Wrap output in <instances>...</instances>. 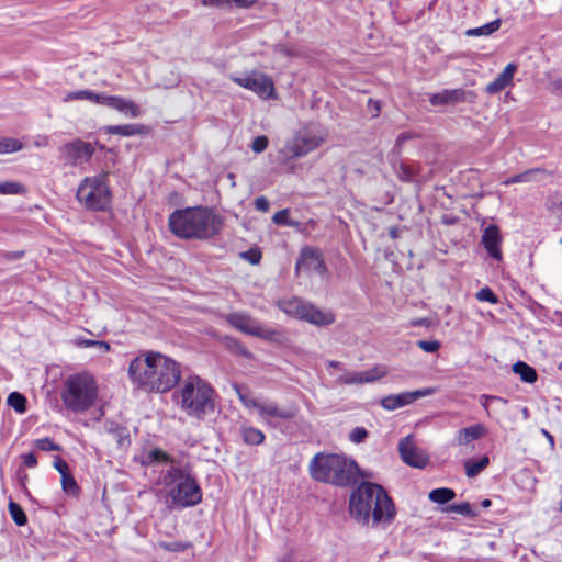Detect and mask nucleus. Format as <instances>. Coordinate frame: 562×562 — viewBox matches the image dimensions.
I'll return each instance as SVG.
<instances>
[{"mask_svg":"<svg viewBox=\"0 0 562 562\" xmlns=\"http://www.w3.org/2000/svg\"><path fill=\"white\" fill-rule=\"evenodd\" d=\"M490 463L487 456L480 458L479 460H468L464 463L465 474L468 477H475L479 475Z\"/></svg>","mask_w":562,"mask_h":562,"instance_id":"nucleus-30","label":"nucleus"},{"mask_svg":"<svg viewBox=\"0 0 562 562\" xmlns=\"http://www.w3.org/2000/svg\"><path fill=\"white\" fill-rule=\"evenodd\" d=\"M349 512L351 517L362 525L389 526L396 509L385 490L375 483H361L350 495Z\"/></svg>","mask_w":562,"mask_h":562,"instance_id":"nucleus-2","label":"nucleus"},{"mask_svg":"<svg viewBox=\"0 0 562 562\" xmlns=\"http://www.w3.org/2000/svg\"><path fill=\"white\" fill-rule=\"evenodd\" d=\"M23 464L27 468H35L37 464L36 457L33 452L22 454Z\"/></svg>","mask_w":562,"mask_h":562,"instance_id":"nucleus-53","label":"nucleus"},{"mask_svg":"<svg viewBox=\"0 0 562 562\" xmlns=\"http://www.w3.org/2000/svg\"><path fill=\"white\" fill-rule=\"evenodd\" d=\"M454 496V491L447 487L435 488L429 493V499L437 504H446Z\"/></svg>","mask_w":562,"mask_h":562,"instance_id":"nucleus-32","label":"nucleus"},{"mask_svg":"<svg viewBox=\"0 0 562 562\" xmlns=\"http://www.w3.org/2000/svg\"><path fill=\"white\" fill-rule=\"evenodd\" d=\"M106 132L114 135L132 136L146 132V126L140 124L110 125Z\"/></svg>","mask_w":562,"mask_h":562,"instance_id":"nucleus-26","label":"nucleus"},{"mask_svg":"<svg viewBox=\"0 0 562 562\" xmlns=\"http://www.w3.org/2000/svg\"><path fill=\"white\" fill-rule=\"evenodd\" d=\"M8 508L11 518L18 526H24L27 522L26 515L19 504L10 502Z\"/></svg>","mask_w":562,"mask_h":562,"instance_id":"nucleus-36","label":"nucleus"},{"mask_svg":"<svg viewBox=\"0 0 562 562\" xmlns=\"http://www.w3.org/2000/svg\"><path fill=\"white\" fill-rule=\"evenodd\" d=\"M268 144H269V140H268V137L267 136H257L252 144H251V149L259 154V153H262L266 150V148L268 147Z\"/></svg>","mask_w":562,"mask_h":562,"instance_id":"nucleus-46","label":"nucleus"},{"mask_svg":"<svg viewBox=\"0 0 562 562\" xmlns=\"http://www.w3.org/2000/svg\"><path fill=\"white\" fill-rule=\"evenodd\" d=\"M398 451L402 460L413 468L423 469L428 462L427 456L415 446L411 435L400 441Z\"/></svg>","mask_w":562,"mask_h":562,"instance_id":"nucleus-15","label":"nucleus"},{"mask_svg":"<svg viewBox=\"0 0 562 562\" xmlns=\"http://www.w3.org/2000/svg\"><path fill=\"white\" fill-rule=\"evenodd\" d=\"M542 434L546 436V439L549 440L550 445L553 446L554 445L553 436L544 429H542Z\"/></svg>","mask_w":562,"mask_h":562,"instance_id":"nucleus-58","label":"nucleus"},{"mask_svg":"<svg viewBox=\"0 0 562 562\" xmlns=\"http://www.w3.org/2000/svg\"><path fill=\"white\" fill-rule=\"evenodd\" d=\"M527 414H528V411H527V408H525L524 412H522V415L527 416Z\"/></svg>","mask_w":562,"mask_h":562,"instance_id":"nucleus-62","label":"nucleus"},{"mask_svg":"<svg viewBox=\"0 0 562 562\" xmlns=\"http://www.w3.org/2000/svg\"><path fill=\"white\" fill-rule=\"evenodd\" d=\"M475 296L481 302L497 303V297L490 288H482Z\"/></svg>","mask_w":562,"mask_h":562,"instance_id":"nucleus-45","label":"nucleus"},{"mask_svg":"<svg viewBox=\"0 0 562 562\" xmlns=\"http://www.w3.org/2000/svg\"><path fill=\"white\" fill-rule=\"evenodd\" d=\"M231 80L252 91L262 100H276L278 98L273 80L260 71H250L240 76L231 75Z\"/></svg>","mask_w":562,"mask_h":562,"instance_id":"nucleus-12","label":"nucleus"},{"mask_svg":"<svg viewBox=\"0 0 562 562\" xmlns=\"http://www.w3.org/2000/svg\"><path fill=\"white\" fill-rule=\"evenodd\" d=\"M491 402H502V403H506L505 400H503L502 397H498V396H494V395H482L481 398H480V403L482 404V406L487 411V407H488V404Z\"/></svg>","mask_w":562,"mask_h":562,"instance_id":"nucleus-51","label":"nucleus"},{"mask_svg":"<svg viewBox=\"0 0 562 562\" xmlns=\"http://www.w3.org/2000/svg\"><path fill=\"white\" fill-rule=\"evenodd\" d=\"M240 257L246 259L252 265L259 263L261 259V255L258 250H248L240 254Z\"/></svg>","mask_w":562,"mask_h":562,"instance_id":"nucleus-49","label":"nucleus"},{"mask_svg":"<svg viewBox=\"0 0 562 562\" xmlns=\"http://www.w3.org/2000/svg\"><path fill=\"white\" fill-rule=\"evenodd\" d=\"M169 227L180 238L209 239L222 232L224 221L210 207H188L170 215Z\"/></svg>","mask_w":562,"mask_h":562,"instance_id":"nucleus-3","label":"nucleus"},{"mask_svg":"<svg viewBox=\"0 0 562 562\" xmlns=\"http://www.w3.org/2000/svg\"><path fill=\"white\" fill-rule=\"evenodd\" d=\"M101 97L102 93L83 89L65 93L63 97V102L68 103L72 101L87 100L100 105Z\"/></svg>","mask_w":562,"mask_h":562,"instance_id":"nucleus-25","label":"nucleus"},{"mask_svg":"<svg viewBox=\"0 0 562 562\" xmlns=\"http://www.w3.org/2000/svg\"><path fill=\"white\" fill-rule=\"evenodd\" d=\"M240 432L243 440L247 445H261L266 438L265 434L260 429L252 426H243Z\"/></svg>","mask_w":562,"mask_h":562,"instance_id":"nucleus-28","label":"nucleus"},{"mask_svg":"<svg viewBox=\"0 0 562 562\" xmlns=\"http://www.w3.org/2000/svg\"><path fill=\"white\" fill-rule=\"evenodd\" d=\"M99 392L97 378L89 371H80L65 379L60 396L68 411L81 414L97 404Z\"/></svg>","mask_w":562,"mask_h":562,"instance_id":"nucleus-6","label":"nucleus"},{"mask_svg":"<svg viewBox=\"0 0 562 562\" xmlns=\"http://www.w3.org/2000/svg\"><path fill=\"white\" fill-rule=\"evenodd\" d=\"M233 389L246 408L256 409L259 417L269 424H273L274 419H292L296 414V408H283L273 401H269L262 397H255L247 387H244L239 384H234Z\"/></svg>","mask_w":562,"mask_h":562,"instance_id":"nucleus-10","label":"nucleus"},{"mask_svg":"<svg viewBox=\"0 0 562 562\" xmlns=\"http://www.w3.org/2000/svg\"><path fill=\"white\" fill-rule=\"evenodd\" d=\"M22 148L23 144L16 138L4 137L0 139V155L12 154L21 150Z\"/></svg>","mask_w":562,"mask_h":562,"instance_id":"nucleus-35","label":"nucleus"},{"mask_svg":"<svg viewBox=\"0 0 562 562\" xmlns=\"http://www.w3.org/2000/svg\"><path fill=\"white\" fill-rule=\"evenodd\" d=\"M417 346L426 352H436L440 348V344L437 340H419Z\"/></svg>","mask_w":562,"mask_h":562,"instance_id":"nucleus-48","label":"nucleus"},{"mask_svg":"<svg viewBox=\"0 0 562 562\" xmlns=\"http://www.w3.org/2000/svg\"><path fill=\"white\" fill-rule=\"evenodd\" d=\"M513 371L518 374L524 382L533 383L537 380L536 370L522 361L516 362L513 366Z\"/></svg>","mask_w":562,"mask_h":562,"instance_id":"nucleus-29","label":"nucleus"},{"mask_svg":"<svg viewBox=\"0 0 562 562\" xmlns=\"http://www.w3.org/2000/svg\"><path fill=\"white\" fill-rule=\"evenodd\" d=\"M27 479V475L26 474H23L20 476V480H21V484L24 485V481Z\"/></svg>","mask_w":562,"mask_h":562,"instance_id":"nucleus-61","label":"nucleus"},{"mask_svg":"<svg viewBox=\"0 0 562 562\" xmlns=\"http://www.w3.org/2000/svg\"><path fill=\"white\" fill-rule=\"evenodd\" d=\"M176 404L191 417L204 419L215 409V390L200 376H189L173 394Z\"/></svg>","mask_w":562,"mask_h":562,"instance_id":"nucleus-5","label":"nucleus"},{"mask_svg":"<svg viewBox=\"0 0 562 562\" xmlns=\"http://www.w3.org/2000/svg\"><path fill=\"white\" fill-rule=\"evenodd\" d=\"M7 403L19 414H23L26 411V397L19 392L10 393Z\"/></svg>","mask_w":562,"mask_h":562,"instance_id":"nucleus-34","label":"nucleus"},{"mask_svg":"<svg viewBox=\"0 0 562 562\" xmlns=\"http://www.w3.org/2000/svg\"><path fill=\"white\" fill-rule=\"evenodd\" d=\"M255 337H258L265 341L273 342L279 346H285L289 341L283 329L279 327H265L262 325H258V328L255 333Z\"/></svg>","mask_w":562,"mask_h":562,"instance_id":"nucleus-23","label":"nucleus"},{"mask_svg":"<svg viewBox=\"0 0 562 562\" xmlns=\"http://www.w3.org/2000/svg\"><path fill=\"white\" fill-rule=\"evenodd\" d=\"M226 321L239 331L255 336L259 323L249 314L244 312L231 313L226 316Z\"/></svg>","mask_w":562,"mask_h":562,"instance_id":"nucleus-20","label":"nucleus"},{"mask_svg":"<svg viewBox=\"0 0 562 562\" xmlns=\"http://www.w3.org/2000/svg\"><path fill=\"white\" fill-rule=\"evenodd\" d=\"M277 306L288 316L318 327L329 326L336 321V316L330 310L318 308L297 296L279 300Z\"/></svg>","mask_w":562,"mask_h":562,"instance_id":"nucleus-8","label":"nucleus"},{"mask_svg":"<svg viewBox=\"0 0 562 562\" xmlns=\"http://www.w3.org/2000/svg\"><path fill=\"white\" fill-rule=\"evenodd\" d=\"M543 173H544V170H542L540 168H533V169L524 171L521 173L515 175V176L506 179L503 183L505 186H509L513 183H524V182L537 181L540 179V176Z\"/></svg>","mask_w":562,"mask_h":562,"instance_id":"nucleus-27","label":"nucleus"},{"mask_svg":"<svg viewBox=\"0 0 562 562\" xmlns=\"http://www.w3.org/2000/svg\"><path fill=\"white\" fill-rule=\"evenodd\" d=\"M273 222L277 224V225H285V226H290V227H294L297 225V222L295 221H292L290 217H289V211L286 209L284 210H281L279 212H277L274 215H273Z\"/></svg>","mask_w":562,"mask_h":562,"instance_id":"nucleus-41","label":"nucleus"},{"mask_svg":"<svg viewBox=\"0 0 562 562\" xmlns=\"http://www.w3.org/2000/svg\"><path fill=\"white\" fill-rule=\"evenodd\" d=\"M491 504H492V502H491L490 499H484V501L482 502V506H483L484 508L490 507V506H491Z\"/></svg>","mask_w":562,"mask_h":562,"instance_id":"nucleus-60","label":"nucleus"},{"mask_svg":"<svg viewBox=\"0 0 562 562\" xmlns=\"http://www.w3.org/2000/svg\"><path fill=\"white\" fill-rule=\"evenodd\" d=\"M516 69V65L508 64L504 70L486 86V92L490 94H495L503 91L512 83Z\"/></svg>","mask_w":562,"mask_h":562,"instance_id":"nucleus-21","label":"nucleus"},{"mask_svg":"<svg viewBox=\"0 0 562 562\" xmlns=\"http://www.w3.org/2000/svg\"><path fill=\"white\" fill-rule=\"evenodd\" d=\"M109 431L114 435L115 439L117 440V443L121 447L128 445L130 440H128L127 436H125V429L119 428V427H115V429H113V427L111 426Z\"/></svg>","mask_w":562,"mask_h":562,"instance_id":"nucleus-47","label":"nucleus"},{"mask_svg":"<svg viewBox=\"0 0 562 562\" xmlns=\"http://www.w3.org/2000/svg\"><path fill=\"white\" fill-rule=\"evenodd\" d=\"M385 375L386 370L383 367L376 366L366 371L344 372L337 378V383L345 385L372 383Z\"/></svg>","mask_w":562,"mask_h":562,"instance_id":"nucleus-16","label":"nucleus"},{"mask_svg":"<svg viewBox=\"0 0 562 562\" xmlns=\"http://www.w3.org/2000/svg\"><path fill=\"white\" fill-rule=\"evenodd\" d=\"M180 375L179 364L159 352L139 355L128 367L132 383L147 392L170 391L179 382Z\"/></svg>","mask_w":562,"mask_h":562,"instance_id":"nucleus-1","label":"nucleus"},{"mask_svg":"<svg viewBox=\"0 0 562 562\" xmlns=\"http://www.w3.org/2000/svg\"><path fill=\"white\" fill-rule=\"evenodd\" d=\"M467 92L463 89L442 90L430 97L432 105L456 104L465 101Z\"/></svg>","mask_w":562,"mask_h":562,"instance_id":"nucleus-22","label":"nucleus"},{"mask_svg":"<svg viewBox=\"0 0 562 562\" xmlns=\"http://www.w3.org/2000/svg\"><path fill=\"white\" fill-rule=\"evenodd\" d=\"M100 105L116 110L123 115L132 119H136L142 115V110L135 102L120 95L102 93Z\"/></svg>","mask_w":562,"mask_h":562,"instance_id":"nucleus-17","label":"nucleus"},{"mask_svg":"<svg viewBox=\"0 0 562 562\" xmlns=\"http://www.w3.org/2000/svg\"><path fill=\"white\" fill-rule=\"evenodd\" d=\"M167 461H168V456L164 451L154 449L146 454L144 463L151 464V463H160V462H167Z\"/></svg>","mask_w":562,"mask_h":562,"instance_id":"nucleus-42","label":"nucleus"},{"mask_svg":"<svg viewBox=\"0 0 562 562\" xmlns=\"http://www.w3.org/2000/svg\"><path fill=\"white\" fill-rule=\"evenodd\" d=\"M93 146L81 140L69 143L64 147V154L66 155V158L72 164H77L80 160H88L93 155Z\"/></svg>","mask_w":562,"mask_h":562,"instance_id":"nucleus-19","label":"nucleus"},{"mask_svg":"<svg viewBox=\"0 0 562 562\" xmlns=\"http://www.w3.org/2000/svg\"><path fill=\"white\" fill-rule=\"evenodd\" d=\"M448 512L460 514L463 516H475V512L472 509V506L470 503H459V504H452L448 507Z\"/></svg>","mask_w":562,"mask_h":562,"instance_id":"nucleus-40","label":"nucleus"},{"mask_svg":"<svg viewBox=\"0 0 562 562\" xmlns=\"http://www.w3.org/2000/svg\"><path fill=\"white\" fill-rule=\"evenodd\" d=\"M258 0H231V5H235L240 9H248L252 7Z\"/></svg>","mask_w":562,"mask_h":562,"instance_id":"nucleus-54","label":"nucleus"},{"mask_svg":"<svg viewBox=\"0 0 562 562\" xmlns=\"http://www.w3.org/2000/svg\"><path fill=\"white\" fill-rule=\"evenodd\" d=\"M75 344L81 348L97 347L102 352H108L110 350V345L106 341L85 339V338H76Z\"/></svg>","mask_w":562,"mask_h":562,"instance_id":"nucleus-37","label":"nucleus"},{"mask_svg":"<svg viewBox=\"0 0 562 562\" xmlns=\"http://www.w3.org/2000/svg\"><path fill=\"white\" fill-rule=\"evenodd\" d=\"M61 487L65 493L72 496L77 495L79 492V486L70 473L61 476Z\"/></svg>","mask_w":562,"mask_h":562,"instance_id":"nucleus-38","label":"nucleus"},{"mask_svg":"<svg viewBox=\"0 0 562 562\" xmlns=\"http://www.w3.org/2000/svg\"><path fill=\"white\" fill-rule=\"evenodd\" d=\"M295 271L297 274L305 273L323 276L326 271V266L321 252L312 248L302 249L300 259L295 266Z\"/></svg>","mask_w":562,"mask_h":562,"instance_id":"nucleus-13","label":"nucleus"},{"mask_svg":"<svg viewBox=\"0 0 562 562\" xmlns=\"http://www.w3.org/2000/svg\"><path fill=\"white\" fill-rule=\"evenodd\" d=\"M54 468L60 473L61 476L64 474H68L69 473L67 462L64 459H61L60 457H58V456L55 457Z\"/></svg>","mask_w":562,"mask_h":562,"instance_id":"nucleus-50","label":"nucleus"},{"mask_svg":"<svg viewBox=\"0 0 562 562\" xmlns=\"http://www.w3.org/2000/svg\"><path fill=\"white\" fill-rule=\"evenodd\" d=\"M34 447L42 451H59L60 447L55 443L52 439L48 437L36 439L34 441Z\"/></svg>","mask_w":562,"mask_h":562,"instance_id":"nucleus-43","label":"nucleus"},{"mask_svg":"<svg viewBox=\"0 0 562 562\" xmlns=\"http://www.w3.org/2000/svg\"><path fill=\"white\" fill-rule=\"evenodd\" d=\"M278 562H295L292 553H286L278 560Z\"/></svg>","mask_w":562,"mask_h":562,"instance_id":"nucleus-57","label":"nucleus"},{"mask_svg":"<svg viewBox=\"0 0 562 562\" xmlns=\"http://www.w3.org/2000/svg\"><path fill=\"white\" fill-rule=\"evenodd\" d=\"M368 430L364 427H356L349 432V440L353 443H361L368 438Z\"/></svg>","mask_w":562,"mask_h":562,"instance_id":"nucleus-44","label":"nucleus"},{"mask_svg":"<svg viewBox=\"0 0 562 562\" xmlns=\"http://www.w3.org/2000/svg\"><path fill=\"white\" fill-rule=\"evenodd\" d=\"M486 434V428L482 424L462 428L456 434V443L458 446H465L472 441L483 437Z\"/></svg>","mask_w":562,"mask_h":562,"instance_id":"nucleus-24","label":"nucleus"},{"mask_svg":"<svg viewBox=\"0 0 562 562\" xmlns=\"http://www.w3.org/2000/svg\"><path fill=\"white\" fill-rule=\"evenodd\" d=\"M204 7H231V0H202Z\"/></svg>","mask_w":562,"mask_h":562,"instance_id":"nucleus-55","label":"nucleus"},{"mask_svg":"<svg viewBox=\"0 0 562 562\" xmlns=\"http://www.w3.org/2000/svg\"><path fill=\"white\" fill-rule=\"evenodd\" d=\"M26 193V188L20 182L4 181L0 182V194L2 195H23Z\"/></svg>","mask_w":562,"mask_h":562,"instance_id":"nucleus-33","label":"nucleus"},{"mask_svg":"<svg viewBox=\"0 0 562 562\" xmlns=\"http://www.w3.org/2000/svg\"><path fill=\"white\" fill-rule=\"evenodd\" d=\"M501 27V20L496 19L490 23H486L482 26L469 29L465 31L467 36H486L496 32Z\"/></svg>","mask_w":562,"mask_h":562,"instance_id":"nucleus-31","label":"nucleus"},{"mask_svg":"<svg viewBox=\"0 0 562 562\" xmlns=\"http://www.w3.org/2000/svg\"><path fill=\"white\" fill-rule=\"evenodd\" d=\"M311 476L324 483L347 486L356 482L358 464L351 458L336 453H316L310 462Z\"/></svg>","mask_w":562,"mask_h":562,"instance_id":"nucleus-4","label":"nucleus"},{"mask_svg":"<svg viewBox=\"0 0 562 562\" xmlns=\"http://www.w3.org/2000/svg\"><path fill=\"white\" fill-rule=\"evenodd\" d=\"M160 484H164L167 491V503L171 507H188L200 503L202 498L201 490L195 480L184 470L170 465L162 473Z\"/></svg>","mask_w":562,"mask_h":562,"instance_id":"nucleus-7","label":"nucleus"},{"mask_svg":"<svg viewBox=\"0 0 562 562\" xmlns=\"http://www.w3.org/2000/svg\"><path fill=\"white\" fill-rule=\"evenodd\" d=\"M370 104H372V105H373V109H374V113H373V115H374V116H376V115H378V113H379V111H380L379 102H378V101H375V102L370 101Z\"/></svg>","mask_w":562,"mask_h":562,"instance_id":"nucleus-59","label":"nucleus"},{"mask_svg":"<svg viewBox=\"0 0 562 562\" xmlns=\"http://www.w3.org/2000/svg\"><path fill=\"white\" fill-rule=\"evenodd\" d=\"M501 243L502 235L499 228L496 225L487 226L482 234V244L488 255L496 260L502 259Z\"/></svg>","mask_w":562,"mask_h":562,"instance_id":"nucleus-18","label":"nucleus"},{"mask_svg":"<svg viewBox=\"0 0 562 562\" xmlns=\"http://www.w3.org/2000/svg\"><path fill=\"white\" fill-rule=\"evenodd\" d=\"M76 196L80 204L88 210H106L111 203V193L106 183V175L85 178L77 189Z\"/></svg>","mask_w":562,"mask_h":562,"instance_id":"nucleus-11","label":"nucleus"},{"mask_svg":"<svg viewBox=\"0 0 562 562\" xmlns=\"http://www.w3.org/2000/svg\"><path fill=\"white\" fill-rule=\"evenodd\" d=\"M326 366L328 369H340L341 362L335 361V360H328V361H326Z\"/></svg>","mask_w":562,"mask_h":562,"instance_id":"nucleus-56","label":"nucleus"},{"mask_svg":"<svg viewBox=\"0 0 562 562\" xmlns=\"http://www.w3.org/2000/svg\"><path fill=\"white\" fill-rule=\"evenodd\" d=\"M159 547L169 552H181L190 548L189 542L181 541H160Z\"/></svg>","mask_w":562,"mask_h":562,"instance_id":"nucleus-39","label":"nucleus"},{"mask_svg":"<svg viewBox=\"0 0 562 562\" xmlns=\"http://www.w3.org/2000/svg\"><path fill=\"white\" fill-rule=\"evenodd\" d=\"M435 390L431 387H426L423 390H416L412 392H403L400 394H391L383 397L380 402L381 406L386 411H395L397 408L404 407L418 398L426 397L432 395Z\"/></svg>","mask_w":562,"mask_h":562,"instance_id":"nucleus-14","label":"nucleus"},{"mask_svg":"<svg viewBox=\"0 0 562 562\" xmlns=\"http://www.w3.org/2000/svg\"><path fill=\"white\" fill-rule=\"evenodd\" d=\"M255 206L258 211L268 212L270 203L265 196H259L255 200Z\"/></svg>","mask_w":562,"mask_h":562,"instance_id":"nucleus-52","label":"nucleus"},{"mask_svg":"<svg viewBox=\"0 0 562 562\" xmlns=\"http://www.w3.org/2000/svg\"><path fill=\"white\" fill-rule=\"evenodd\" d=\"M326 139V133L317 125L311 124L299 130L280 150V160L285 164L291 158L306 156L318 148Z\"/></svg>","mask_w":562,"mask_h":562,"instance_id":"nucleus-9","label":"nucleus"}]
</instances>
